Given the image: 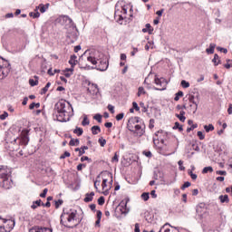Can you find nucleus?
I'll use <instances>...</instances> for the list:
<instances>
[{"label":"nucleus","instance_id":"1","mask_svg":"<svg viewBox=\"0 0 232 232\" xmlns=\"http://www.w3.org/2000/svg\"><path fill=\"white\" fill-rule=\"evenodd\" d=\"M72 117H73V107L69 102L60 101L54 105V120L59 122H68Z\"/></svg>","mask_w":232,"mask_h":232},{"label":"nucleus","instance_id":"2","mask_svg":"<svg viewBox=\"0 0 232 232\" xmlns=\"http://www.w3.org/2000/svg\"><path fill=\"white\" fill-rule=\"evenodd\" d=\"M87 61L95 66L92 69L99 70L100 72H106L108 70V60L104 58V54L98 51H92L87 56Z\"/></svg>","mask_w":232,"mask_h":232},{"label":"nucleus","instance_id":"3","mask_svg":"<svg viewBox=\"0 0 232 232\" xmlns=\"http://www.w3.org/2000/svg\"><path fill=\"white\" fill-rule=\"evenodd\" d=\"M12 171L5 166L0 168V186L4 189H10L12 188V179H10Z\"/></svg>","mask_w":232,"mask_h":232},{"label":"nucleus","instance_id":"4","mask_svg":"<svg viewBox=\"0 0 232 232\" xmlns=\"http://www.w3.org/2000/svg\"><path fill=\"white\" fill-rule=\"evenodd\" d=\"M59 21L63 26H65L66 30H72L73 28H77V25L73 23V20L70 18L68 15H63L59 18Z\"/></svg>","mask_w":232,"mask_h":232},{"label":"nucleus","instance_id":"5","mask_svg":"<svg viewBox=\"0 0 232 232\" xmlns=\"http://www.w3.org/2000/svg\"><path fill=\"white\" fill-rule=\"evenodd\" d=\"M154 82L159 87H154V90L159 92H164L166 90V86H168V82L164 78H159L155 76Z\"/></svg>","mask_w":232,"mask_h":232},{"label":"nucleus","instance_id":"6","mask_svg":"<svg viewBox=\"0 0 232 232\" xmlns=\"http://www.w3.org/2000/svg\"><path fill=\"white\" fill-rule=\"evenodd\" d=\"M79 37V31L77 30V27H74L72 29H67V39L69 43H75L77 41V38Z\"/></svg>","mask_w":232,"mask_h":232},{"label":"nucleus","instance_id":"7","mask_svg":"<svg viewBox=\"0 0 232 232\" xmlns=\"http://www.w3.org/2000/svg\"><path fill=\"white\" fill-rule=\"evenodd\" d=\"M29 130H24L21 133V137L15 140H18L19 144L22 146H28V142H30V138L28 137Z\"/></svg>","mask_w":232,"mask_h":232},{"label":"nucleus","instance_id":"8","mask_svg":"<svg viewBox=\"0 0 232 232\" xmlns=\"http://www.w3.org/2000/svg\"><path fill=\"white\" fill-rule=\"evenodd\" d=\"M128 200L126 202L121 201L119 206L118 209L121 211V215H128L130 213V208H128Z\"/></svg>","mask_w":232,"mask_h":232},{"label":"nucleus","instance_id":"9","mask_svg":"<svg viewBox=\"0 0 232 232\" xmlns=\"http://www.w3.org/2000/svg\"><path fill=\"white\" fill-rule=\"evenodd\" d=\"M87 92L90 93V95H93L95 97L99 95V86H97L95 83L89 84Z\"/></svg>","mask_w":232,"mask_h":232},{"label":"nucleus","instance_id":"10","mask_svg":"<svg viewBox=\"0 0 232 232\" xmlns=\"http://www.w3.org/2000/svg\"><path fill=\"white\" fill-rule=\"evenodd\" d=\"M206 211L207 209L203 204L198 205L196 208V213L198 218H203L206 216Z\"/></svg>","mask_w":232,"mask_h":232},{"label":"nucleus","instance_id":"11","mask_svg":"<svg viewBox=\"0 0 232 232\" xmlns=\"http://www.w3.org/2000/svg\"><path fill=\"white\" fill-rule=\"evenodd\" d=\"M66 215H68L67 221L72 222V221L75 220V217H77V211L74 210L68 214V213L64 212V210H63V214L61 215V218L66 217Z\"/></svg>","mask_w":232,"mask_h":232},{"label":"nucleus","instance_id":"12","mask_svg":"<svg viewBox=\"0 0 232 232\" xmlns=\"http://www.w3.org/2000/svg\"><path fill=\"white\" fill-rule=\"evenodd\" d=\"M188 101L191 104H194L193 106V113H197V110H198V102H195V96L189 95Z\"/></svg>","mask_w":232,"mask_h":232},{"label":"nucleus","instance_id":"13","mask_svg":"<svg viewBox=\"0 0 232 232\" xmlns=\"http://www.w3.org/2000/svg\"><path fill=\"white\" fill-rule=\"evenodd\" d=\"M8 76V68L0 65V81Z\"/></svg>","mask_w":232,"mask_h":232},{"label":"nucleus","instance_id":"14","mask_svg":"<svg viewBox=\"0 0 232 232\" xmlns=\"http://www.w3.org/2000/svg\"><path fill=\"white\" fill-rule=\"evenodd\" d=\"M134 133H136L138 137H142V135H144V130H142V126L136 124L134 126Z\"/></svg>","mask_w":232,"mask_h":232},{"label":"nucleus","instance_id":"15","mask_svg":"<svg viewBox=\"0 0 232 232\" xmlns=\"http://www.w3.org/2000/svg\"><path fill=\"white\" fill-rule=\"evenodd\" d=\"M48 6H50V4H46V5L40 4L38 6L35 7V10L38 12L40 10L41 14H44V12L48 10Z\"/></svg>","mask_w":232,"mask_h":232},{"label":"nucleus","instance_id":"16","mask_svg":"<svg viewBox=\"0 0 232 232\" xmlns=\"http://www.w3.org/2000/svg\"><path fill=\"white\" fill-rule=\"evenodd\" d=\"M102 189H103V195H105V196L109 195L110 190L107 188H108V179H104L102 180Z\"/></svg>","mask_w":232,"mask_h":232},{"label":"nucleus","instance_id":"17","mask_svg":"<svg viewBox=\"0 0 232 232\" xmlns=\"http://www.w3.org/2000/svg\"><path fill=\"white\" fill-rule=\"evenodd\" d=\"M0 220H3L4 224H6V222H9V229H12L13 227H15V221L14 220H10L6 218H3L0 217Z\"/></svg>","mask_w":232,"mask_h":232},{"label":"nucleus","instance_id":"18","mask_svg":"<svg viewBox=\"0 0 232 232\" xmlns=\"http://www.w3.org/2000/svg\"><path fill=\"white\" fill-rule=\"evenodd\" d=\"M93 197H95V192L87 193L83 200L84 202H92Z\"/></svg>","mask_w":232,"mask_h":232},{"label":"nucleus","instance_id":"19","mask_svg":"<svg viewBox=\"0 0 232 232\" xmlns=\"http://www.w3.org/2000/svg\"><path fill=\"white\" fill-rule=\"evenodd\" d=\"M145 27L146 28L142 29L143 34L148 33L150 35H151V34H153V28L151 27V24H146Z\"/></svg>","mask_w":232,"mask_h":232},{"label":"nucleus","instance_id":"20","mask_svg":"<svg viewBox=\"0 0 232 232\" xmlns=\"http://www.w3.org/2000/svg\"><path fill=\"white\" fill-rule=\"evenodd\" d=\"M186 111H180L179 114H176V117L179 119L180 122H185L186 121Z\"/></svg>","mask_w":232,"mask_h":232},{"label":"nucleus","instance_id":"21","mask_svg":"<svg viewBox=\"0 0 232 232\" xmlns=\"http://www.w3.org/2000/svg\"><path fill=\"white\" fill-rule=\"evenodd\" d=\"M69 64H71L72 68L73 66H75V64H77V55L75 54L71 55V58L69 60Z\"/></svg>","mask_w":232,"mask_h":232},{"label":"nucleus","instance_id":"22","mask_svg":"<svg viewBox=\"0 0 232 232\" xmlns=\"http://www.w3.org/2000/svg\"><path fill=\"white\" fill-rule=\"evenodd\" d=\"M43 206V201L41 199H38L36 201L33 202V205L31 206L32 209H37V208Z\"/></svg>","mask_w":232,"mask_h":232},{"label":"nucleus","instance_id":"23","mask_svg":"<svg viewBox=\"0 0 232 232\" xmlns=\"http://www.w3.org/2000/svg\"><path fill=\"white\" fill-rule=\"evenodd\" d=\"M91 130L92 135H99V133H101V127L97 125L92 126Z\"/></svg>","mask_w":232,"mask_h":232},{"label":"nucleus","instance_id":"24","mask_svg":"<svg viewBox=\"0 0 232 232\" xmlns=\"http://www.w3.org/2000/svg\"><path fill=\"white\" fill-rule=\"evenodd\" d=\"M217 46V44H209V48L206 49L207 53H215V47Z\"/></svg>","mask_w":232,"mask_h":232},{"label":"nucleus","instance_id":"25","mask_svg":"<svg viewBox=\"0 0 232 232\" xmlns=\"http://www.w3.org/2000/svg\"><path fill=\"white\" fill-rule=\"evenodd\" d=\"M212 63H214L216 66H218V64H220V57L218 56V54L214 55Z\"/></svg>","mask_w":232,"mask_h":232},{"label":"nucleus","instance_id":"26","mask_svg":"<svg viewBox=\"0 0 232 232\" xmlns=\"http://www.w3.org/2000/svg\"><path fill=\"white\" fill-rule=\"evenodd\" d=\"M204 130L207 133H209V131H213V130H215V126H213V124L205 125Z\"/></svg>","mask_w":232,"mask_h":232},{"label":"nucleus","instance_id":"27","mask_svg":"<svg viewBox=\"0 0 232 232\" xmlns=\"http://www.w3.org/2000/svg\"><path fill=\"white\" fill-rule=\"evenodd\" d=\"M219 200L222 204H224V202H229V197L227 195H221L219 196Z\"/></svg>","mask_w":232,"mask_h":232},{"label":"nucleus","instance_id":"28","mask_svg":"<svg viewBox=\"0 0 232 232\" xmlns=\"http://www.w3.org/2000/svg\"><path fill=\"white\" fill-rule=\"evenodd\" d=\"M73 133L78 135V137H81V135H82V133H84V130H82V128L76 127L75 130H73Z\"/></svg>","mask_w":232,"mask_h":232},{"label":"nucleus","instance_id":"29","mask_svg":"<svg viewBox=\"0 0 232 232\" xmlns=\"http://www.w3.org/2000/svg\"><path fill=\"white\" fill-rule=\"evenodd\" d=\"M30 17H34V19H37L38 17H41V13L39 11L34 10V13L29 14Z\"/></svg>","mask_w":232,"mask_h":232},{"label":"nucleus","instance_id":"30","mask_svg":"<svg viewBox=\"0 0 232 232\" xmlns=\"http://www.w3.org/2000/svg\"><path fill=\"white\" fill-rule=\"evenodd\" d=\"M50 86H52V83L47 82L46 85L42 89L41 94L44 95V93H46V92H48V88H50Z\"/></svg>","mask_w":232,"mask_h":232},{"label":"nucleus","instance_id":"31","mask_svg":"<svg viewBox=\"0 0 232 232\" xmlns=\"http://www.w3.org/2000/svg\"><path fill=\"white\" fill-rule=\"evenodd\" d=\"M180 97H184V92L182 91H179L176 93L174 101H180Z\"/></svg>","mask_w":232,"mask_h":232},{"label":"nucleus","instance_id":"32","mask_svg":"<svg viewBox=\"0 0 232 232\" xmlns=\"http://www.w3.org/2000/svg\"><path fill=\"white\" fill-rule=\"evenodd\" d=\"M137 95L138 97H140V95H146V90H144V87H139Z\"/></svg>","mask_w":232,"mask_h":232},{"label":"nucleus","instance_id":"33","mask_svg":"<svg viewBox=\"0 0 232 232\" xmlns=\"http://www.w3.org/2000/svg\"><path fill=\"white\" fill-rule=\"evenodd\" d=\"M202 173H213V167H205L202 170Z\"/></svg>","mask_w":232,"mask_h":232},{"label":"nucleus","instance_id":"34","mask_svg":"<svg viewBox=\"0 0 232 232\" xmlns=\"http://www.w3.org/2000/svg\"><path fill=\"white\" fill-rule=\"evenodd\" d=\"M173 130H179V131H183L184 129L182 128V126L180 125V123H179V121L175 122V125L173 127Z\"/></svg>","mask_w":232,"mask_h":232},{"label":"nucleus","instance_id":"35","mask_svg":"<svg viewBox=\"0 0 232 232\" xmlns=\"http://www.w3.org/2000/svg\"><path fill=\"white\" fill-rule=\"evenodd\" d=\"M85 150H88V146H83L80 149L79 157H82L86 153Z\"/></svg>","mask_w":232,"mask_h":232},{"label":"nucleus","instance_id":"36","mask_svg":"<svg viewBox=\"0 0 232 232\" xmlns=\"http://www.w3.org/2000/svg\"><path fill=\"white\" fill-rule=\"evenodd\" d=\"M224 68H226L227 70H229L230 68H232V61L231 60H227V63L224 64Z\"/></svg>","mask_w":232,"mask_h":232},{"label":"nucleus","instance_id":"37","mask_svg":"<svg viewBox=\"0 0 232 232\" xmlns=\"http://www.w3.org/2000/svg\"><path fill=\"white\" fill-rule=\"evenodd\" d=\"M141 198L147 202V200H150V193L144 192L141 194Z\"/></svg>","mask_w":232,"mask_h":232},{"label":"nucleus","instance_id":"38","mask_svg":"<svg viewBox=\"0 0 232 232\" xmlns=\"http://www.w3.org/2000/svg\"><path fill=\"white\" fill-rule=\"evenodd\" d=\"M71 146H79V139L73 140L72 139L69 142Z\"/></svg>","mask_w":232,"mask_h":232},{"label":"nucleus","instance_id":"39","mask_svg":"<svg viewBox=\"0 0 232 232\" xmlns=\"http://www.w3.org/2000/svg\"><path fill=\"white\" fill-rule=\"evenodd\" d=\"M82 125L83 126L90 125V120H88V116H84L83 121H82Z\"/></svg>","mask_w":232,"mask_h":232},{"label":"nucleus","instance_id":"40","mask_svg":"<svg viewBox=\"0 0 232 232\" xmlns=\"http://www.w3.org/2000/svg\"><path fill=\"white\" fill-rule=\"evenodd\" d=\"M98 142H99V144L102 146V148H104V146H106V140L103 139V138H100V139L98 140Z\"/></svg>","mask_w":232,"mask_h":232},{"label":"nucleus","instance_id":"41","mask_svg":"<svg viewBox=\"0 0 232 232\" xmlns=\"http://www.w3.org/2000/svg\"><path fill=\"white\" fill-rule=\"evenodd\" d=\"M154 146L159 150L160 151H162V147L159 146V140L153 139Z\"/></svg>","mask_w":232,"mask_h":232},{"label":"nucleus","instance_id":"42","mask_svg":"<svg viewBox=\"0 0 232 232\" xmlns=\"http://www.w3.org/2000/svg\"><path fill=\"white\" fill-rule=\"evenodd\" d=\"M93 119H94L95 121H97V122H102V115H101V114H96V115L93 117Z\"/></svg>","mask_w":232,"mask_h":232},{"label":"nucleus","instance_id":"43","mask_svg":"<svg viewBox=\"0 0 232 232\" xmlns=\"http://www.w3.org/2000/svg\"><path fill=\"white\" fill-rule=\"evenodd\" d=\"M181 86H182V88H189V82H187L186 80H182Z\"/></svg>","mask_w":232,"mask_h":232},{"label":"nucleus","instance_id":"44","mask_svg":"<svg viewBox=\"0 0 232 232\" xmlns=\"http://www.w3.org/2000/svg\"><path fill=\"white\" fill-rule=\"evenodd\" d=\"M29 84L31 86H37L39 84V81H34V79L29 80Z\"/></svg>","mask_w":232,"mask_h":232},{"label":"nucleus","instance_id":"45","mask_svg":"<svg viewBox=\"0 0 232 232\" xmlns=\"http://www.w3.org/2000/svg\"><path fill=\"white\" fill-rule=\"evenodd\" d=\"M29 232H41V227H33Z\"/></svg>","mask_w":232,"mask_h":232},{"label":"nucleus","instance_id":"46","mask_svg":"<svg viewBox=\"0 0 232 232\" xmlns=\"http://www.w3.org/2000/svg\"><path fill=\"white\" fill-rule=\"evenodd\" d=\"M40 232H53L52 228L40 227Z\"/></svg>","mask_w":232,"mask_h":232},{"label":"nucleus","instance_id":"47","mask_svg":"<svg viewBox=\"0 0 232 232\" xmlns=\"http://www.w3.org/2000/svg\"><path fill=\"white\" fill-rule=\"evenodd\" d=\"M63 199H58L57 201H55V208L56 209H59L60 206H63Z\"/></svg>","mask_w":232,"mask_h":232},{"label":"nucleus","instance_id":"48","mask_svg":"<svg viewBox=\"0 0 232 232\" xmlns=\"http://www.w3.org/2000/svg\"><path fill=\"white\" fill-rule=\"evenodd\" d=\"M189 186H191V182L186 181V182L181 186V189L184 190V189H186V188H189Z\"/></svg>","mask_w":232,"mask_h":232},{"label":"nucleus","instance_id":"49","mask_svg":"<svg viewBox=\"0 0 232 232\" xmlns=\"http://www.w3.org/2000/svg\"><path fill=\"white\" fill-rule=\"evenodd\" d=\"M104 202H105V200H104V197H100L99 198H98V204H99V206H104Z\"/></svg>","mask_w":232,"mask_h":232},{"label":"nucleus","instance_id":"50","mask_svg":"<svg viewBox=\"0 0 232 232\" xmlns=\"http://www.w3.org/2000/svg\"><path fill=\"white\" fill-rule=\"evenodd\" d=\"M198 137L199 138V140H204V139H206V136L204 135V133L202 131H198Z\"/></svg>","mask_w":232,"mask_h":232},{"label":"nucleus","instance_id":"51","mask_svg":"<svg viewBox=\"0 0 232 232\" xmlns=\"http://www.w3.org/2000/svg\"><path fill=\"white\" fill-rule=\"evenodd\" d=\"M84 160H87L89 163L92 162V159H90L88 156H82L81 158V162H84Z\"/></svg>","mask_w":232,"mask_h":232},{"label":"nucleus","instance_id":"52","mask_svg":"<svg viewBox=\"0 0 232 232\" xmlns=\"http://www.w3.org/2000/svg\"><path fill=\"white\" fill-rule=\"evenodd\" d=\"M127 128L130 131H135V130H133V125H131V120L129 121V123L127 124Z\"/></svg>","mask_w":232,"mask_h":232},{"label":"nucleus","instance_id":"53","mask_svg":"<svg viewBox=\"0 0 232 232\" xmlns=\"http://www.w3.org/2000/svg\"><path fill=\"white\" fill-rule=\"evenodd\" d=\"M196 128H198V125L192 124L189 128L187 129V132L189 133V131H193V130H195Z\"/></svg>","mask_w":232,"mask_h":232},{"label":"nucleus","instance_id":"54","mask_svg":"<svg viewBox=\"0 0 232 232\" xmlns=\"http://www.w3.org/2000/svg\"><path fill=\"white\" fill-rule=\"evenodd\" d=\"M178 164H179V167L180 171H184V169H186V167L182 166V164H184V161L179 160V161L178 162Z\"/></svg>","mask_w":232,"mask_h":232},{"label":"nucleus","instance_id":"55","mask_svg":"<svg viewBox=\"0 0 232 232\" xmlns=\"http://www.w3.org/2000/svg\"><path fill=\"white\" fill-rule=\"evenodd\" d=\"M155 120H153V119H150V124H149V128H150V130H152V128H155Z\"/></svg>","mask_w":232,"mask_h":232},{"label":"nucleus","instance_id":"56","mask_svg":"<svg viewBox=\"0 0 232 232\" xmlns=\"http://www.w3.org/2000/svg\"><path fill=\"white\" fill-rule=\"evenodd\" d=\"M6 117H8V112L4 111V113L0 115V120L5 121Z\"/></svg>","mask_w":232,"mask_h":232},{"label":"nucleus","instance_id":"57","mask_svg":"<svg viewBox=\"0 0 232 232\" xmlns=\"http://www.w3.org/2000/svg\"><path fill=\"white\" fill-rule=\"evenodd\" d=\"M108 110L111 111V113H115V107L111 104L108 105Z\"/></svg>","mask_w":232,"mask_h":232},{"label":"nucleus","instance_id":"58","mask_svg":"<svg viewBox=\"0 0 232 232\" xmlns=\"http://www.w3.org/2000/svg\"><path fill=\"white\" fill-rule=\"evenodd\" d=\"M140 108H142V111H143L144 113H146V111H148V107H146V105L144 104V102H140Z\"/></svg>","mask_w":232,"mask_h":232},{"label":"nucleus","instance_id":"59","mask_svg":"<svg viewBox=\"0 0 232 232\" xmlns=\"http://www.w3.org/2000/svg\"><path fill=\"white\" fill-rule=\"evenodd\" d=\"M46 193H48V188H44L43 193L40 194V197L42 198H46Z\"/></svg>","mask_w":232,"mask_h":232},{"label":"nucleus","instance_id":"60","mask_svg":"<svg viewBox=\"0 0 232 232\" xmlns=\"http://www.w3.org/2000/svg\"><path fill=\"white\" fill-rule=\"evenodd\" d=\"M122 119H124V113H119L116 116V121H122Z\"/></svg>","mask_w":232,"mask_h":232},{"label":"nucleus","instance_id":"61","mask_svg":"<svg viewBox=\"0 0 232 232\" xmlns=\"http://www.w3.org/2000/svg\"><path fill=\"white\" fill-rule=\"evenodd\" d=\"M70 152L68 151H65L62 156H60V159L63 160V159H66V157H70Z\"/></svg>","mask_w":232,"mask_h":232},{"label":"nucleus","instance_id":"62","mask_svg":"<svg viewBox=\"0 0 232 232\" xmlns=\"http://www.w3.org/2000/svg\"><path fill=\"white\" fill-rule=\"evenodd\" d=\"M134 232H140V226L139 225V223L135 224Z\"/></svg>","mask_w":232,"mask_h":232},{"label":"nucleus","instance_id":"63","mask_svg":"<svg viewBox=\"0 0 232 232\" xmlns=\"http://www.w3.org/2000/svg\"><path fill=\"white\" fill-rule=\"evenodd\" d=\"M99 186H101V180L94 181V188H95V189H99Z\"/></svg>","mask_w":232,"mask_h":232},{"label":"nucleus","instance_id":"64","mask_svg":"<svg viewBox=\"0 0 232 232\" xmlns=\"http://www.w3.org/2000/svg\"><path fill=\"white\" fill-rule=\"evenodd\" d=\"M228 115H232V103L229 104V107L227 109Z\"/></svg>","mask_w":232,"mask_h":232}]
</instances>
